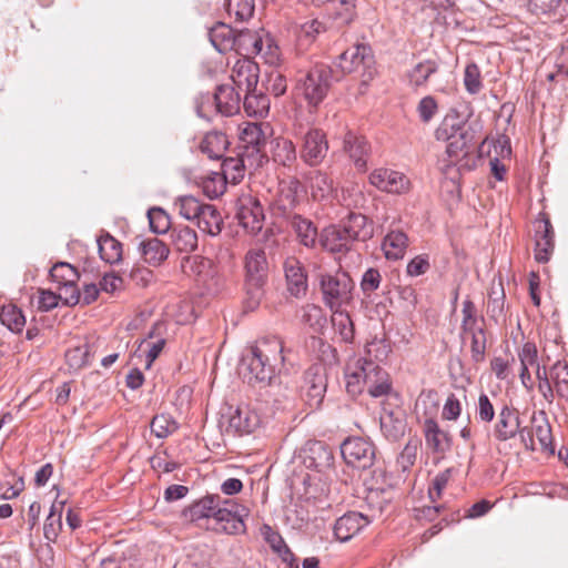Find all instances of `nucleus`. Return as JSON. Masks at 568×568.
<instances>
[{"mask_svg": "<svg viewBox=\"0 0 568 568\" xmlns=\"http://www.w3.org/2000/svg\"><path fill=\"white\" fill-rule=\"evenodd\" d=\"M301 159L311 166L321 164L328 152V141L324 131L311 128L301 135Z\"/></svg>", "mask_w": 568, "mask_h": 568, "instance_id": "nucleus-14", "label": "nucleus"}, {"mask_svg": "<svg viewBox=\"0 0 568 568\" xmlns=\"http://www.w3.org/2000/svg\"><path fill=\"white\" fill-rule=\"evenodd\" d=\"M172 241L180 252L190 253L197 247V234L189 226L175 227L172 232Z\"/></svg>", "mask_w": 568, "mask_h": 568, "instance_id": "nucleus-44", "label": "nucleus"}, {"mask_svg": "<svg viewBox=\"0 0 568 568\" xmlns=\"http://www.w3.org/2000/svg\"><path fill=\"white\" fill-rule=\"evenodd\" d=\"M216 511L214 519L217 525L216 529L229 535L245 532L244 517L248 515V509L245 506L239 505L232 499H223Z\"/></svg>", "mask_w": 568, "mask_h": 568, "instance_id": "nucleus-12", "label": "nucleus"}, {"mask_svg": "<svg viewBox=\"0 0 568 568\" xmlns=\"http://www.w3.org/2000/svg\"><path fill=\"white\" fill-rule=\"evenodd\" d=\"M478 129V124H469L465 126L448 118H445L442 124L436 129V139L438 141L448 142L446 146V154L449 162L440 168L444 174L450 175V171L455 168L456 161L459 158L469 154L479 141L484 143L485 139L476 135Z\"/></svg>", "mask_w": 568, "mask_h": 568, "instance_id": "nucleus-3", "label": "nucleus"}, {"mask_svg": "<svg viewBox=\"0 0 568 568\" xmlns=\"http://www.w3.org/2000/svg\"><path fill=\"white\" fill-rule=\"evenodd\" d=\"M344 150L353 160L357 170L365 171L367 169L371 146L364 136L348 131L344 136Z\"/></svg>", "mask_w": 568, "mask_h": 568, "instance_id": "nucleus-28", "label": "nucleus"}, {"mask_svg": "<svg viewBox=\"0 0 568 568\" xmlns=\"http://www.w3.org/2000/svg\"><path fill=\"white\" fill-rule=\"evenodd\" d=\"M323 301L329 310L343 308L352 303L355 283L346 272L320 275Z\"/></svg>", "mask_w": 568, "mask_h": 568, "instance_id": "nucleus-7", "label": "nucleus"}, {"mask_svg": "<svg viewBox=\"0 0 568 568\" xmlns=\"http://www.w3.org/2000/svg\"><path fill=\"white\" fill-rule=\"evenodd\" d=\"M99 254L102 261L115 264L122 258V244L109 233L102 234L97 240Z\"/></svg>", "mask_w": 568, "mask_h": 568, "instance_id": "nucleus-41", "label": "nucleus"}, {"mask_svg": "<svg viewBox=\"0 0 568 568\" xmlns=\"http://www.w3.org/2000/svg\"><path fill=\"white\" fill-rule=\"evenodd\" d=\"M355 3L356 0H326V11L337 27H345L356 16Z\"/></svg>", "mask_w": 568, "mask_h": 568, "instance_id": "nucleus-33", "label": "nucleus"}, {"mask_svg": "<svg viewBox=\"0 0 568 568\" xmlns=\"http://www.w3.org/2000/svg\"><path fill=\"white\" fill-rule=\"evenodd\" d=\"M332 69L325 64H316L298 73L295 93L306 101L311 111L316 110L326 98L332 85Z\"/></svg>", "mask_w": 568, "mask_h": 568, "instance_id": "nucleus-4", "label": "nucleus"}, {"mask_svg": "<svg viewBox=\"0 0 568 568\" xmlns=\"http://www.w3.org/2000/svg\"><path fill=\"white\" fill-rule=\"evenodd\" d=\"M241 140L247 146H258L263 140L261 126L257 123H247L241 132Z\"/></svg>", "mask_w": 568, "mask_h": 568, "instance_id": "nucleus-64", "label": "nucleus"}, {"mask_svg": "<svg viewBox=\"0 0 568 568\" xmlns=\"http://www.w3.org/2000/svg\"><path fill=\"white\" fill-rule=\"evenodd\" d=\"M535 231V260L538 263H547L554 252V229L547 217L537 219L534 222Z\"/></svg>", "mask_w": 568, "mask_h": 568, "instance_id": "nucleus-22", "label": "nucleus"}, {"mask_svg": "<svg viewBox=\"0 0 568 568\" xmlns=\"http://www.w3.org/2000/svg\"><path fill=\"white\" fill-rule=\"evenodd\" d=\"M274 160L284 166H291L296 160V148L291 140H280L274 150Z\"/></svg>", "mask_w": 568, "mask_h": 568, "instance_id": "nucleus-51", "label": "nucleus"}, {"mask_svg": "<svg viewBox=\"0 0 568 568\" xmlns=\"http://www.w3.org/2000/svg\"><path fill=\"white\" fill-rule=\"evenodd\" d=\"M50 276L58 284L59 290L65 293L71 291V295H65L67 305H75L80 302V291L75 283L79 280L78 271L67 262H58L50 270Z\"/></svg>", "mask_w": 568, "mask_h": 568, "instance_id": "nucleus-17", "label": "nucleus"}, {"mask_svg": "<svg viewBox=\"0 0 568 568\" xmlns=\"http://www.w3.org/2000/svg\"><path fill=\"white\" fill-rule=\"evenodd\" d=\"M520 366L524 367H537L538 363V351L535 343L527 342L523 345L518 353Z\"/></svg>", "mask_w": 568, "mask_h": 568, "instance_id": "nucleus-63", "label": "nucleus"}, {"mask_svg": "<svg viewBox=\"0 0 568 568\" xmlns=\"http://www.w3.org/2000/svg\"><path fill=\"white\" fill-rule=\"evenodd\" d=\"M232 75L233 81L236 85H245L246 95L243 101L245 111L250 115L263 116L268 112L270 101L264 94H251L257 83V65L253 62L245 60L236 63Z\"/></svg>", "mask_w": 568, "mask_h": 568, "instance_id": "nucleus-5", "label": "nucleus"}, {"mask_svg": "<svg viewBox=\"0 0 568 568\" xmlns=\"http://www.w3.org/2000/svg\"><path fill=\"white\" fill-rule=\"evenodd\" d=\"M374 63L371 48L366 44H356L345 50L338 59V67L343 73H352L359 70L362 67L364 71H368L371 75V68Z\"/></svg>", "mask_w": 568, "mask_h": 568, "instance_id": "nucleus-20", "label": "nucleus"}, {"mask_svg": "<svg viewBox=\"0 0 568 568\" xmlns=\"http://www.w3.org/2000/svg\"><path fill=\"white\" fill-rule=\"evenodd\" d=\"M202 187L210 199H216L224 193L225 181L219 173H215L203 181Z\"/></svg>", "mask_w": 568, "mask_h": 568, "instance_id": "nucleus-59", "label": "nucleus"}, {"mask_svg": "<svg viewBox=\"0 0 568 568\" xmlns=\"http://www.w3.org/2000/svg\"><path fill=\"white\" fill-rule=\"evenodd\" d=\"M222 173L224 181L231 179L234 183L244 176L243 161L235 158H225L222 162Z\"/></svg>", "mask_w": 568, "mask_h": 568, "instance_id": "nucleus-55", "label": "nucleus"}, {"mask_svg": "<svg viewBox=\"0 0 568 568\" xmlns=\"http://www.w3.org/2000/svg\"><path fill=\"white\" fill-rule=\"evenodd\" d=\"M438 111V105L434 97H424L418 105L417 113L422 122L428 123L435 116Z\"/></svg>", "mask_w": 568, "mask_h": 568, "instance_id": "nucleus-60", "label": "nucleus"}, {"mask_svg": "<svg viewBox=\"0 0 568 568\" xmlns=\"http://www.w3.org/2000/svg\"><path fill=\"white\" fill-rule=\"evenodd\" d=\"M327 388L326 369L322 365L311 366L304 374L302 398L311 409H317L323 403Z\"/></svg>", "mask_w": 568, "mask_h": 568, "instance_id": "nucleus-13", "label": "nucleus"}, {"mask_svg": "<svg viewBox=\"0 0 568 568\" xmlns=\"http://www.w3.org/2000/svg\"><path fill=\"white\" fill-rule=\"evenodd\" d=\"M408 246V237L402 231H390L386 234L382 243V250L384 251L387 260H399L405 255Z\"/></svg>", "mask_w": 568, "mask_h": 568, "instance_id": "nucleus-36", "label": "nucleus"}, {"mask_svg": "<svg viewBox=\"0 0 568 568\" xmlns=\"http://www.w3.org/2000/svg\"><path fill=\"white\" fill-rule=\"evenodd\" d=\"M465 337H470V354L471 359L475 363H480L485 359L486 348H487V338L486 332L484 327L476 328L473 332H469L468 335H464Z\"/></svg>", "mask_w": 568, "mask_h": 568, "instance_id": "nucleus-47", "label": "nucleus"}, {"mask_svg": "<svg viewBox=\"0 0 568 568\" xmlns=\"http://www.w3.org/2000/svg\"><path fill=\"white\" fill-rule=\"evenodd\" d=\"M389 347L385 341L374 338L365 346L367 357H359L348 364L345 372L346 390L355 396L365 388L372 397H382L390 392L392 384L388 373L379 366L388 356Z\"/></svg>", "mask_w": 568, "mask_h": 568, "instance_id": "nucleus-1", "label": "nucleus"}, {"mask_svg": "<svg viewBox=\"0 0 568 568\" xmlns=\"http://www.w3.org/2000/svg\"><path fill=\"white\" fill-rule=\"evenodd\" d=\"M240 93L230 84H221L214 94L202 93L196 99V113L201 118H209L212 111L224 116H232L240 112Z\"/></svg>", "mask_w": 568, "mask_h": 568, "instance_id": "nucleus-6", "label": "nucleus"}, {"mask_svg": "<svg viewBox=\"0 0 568 568\" xmlns=\"http://www.w3.org/2000/svg\"><path fill=\"white\" fill-rule=\"evenodd\" d=\"M303 464L306 468L325 473L334 466L333 449L322 440H308L303 448Z\"/></svg>", "mask_w": 568, "mask_h": 568, "instance_id": "nucleus-16", "label": "nucleus"}, {"mask_svg": "<svg viewBox=\"0 0 568 568\" xmlns=\"http://www.w3.org/2000/svg\"><path fill=\"white\" fill-rule=\"evenodd\" d=\"M523 427L519 412L514 407L504 405L498 413L493 435L498 442H506L517 435L520 436Z\"/></svg>", "mask_w": 568, "mask_h": 568, "instance_id": "nucleus-21", "label": "nucleus"}, {"mask_svg": "<svg viewBox=\"0 0 568 568\" xmlns=\"http://www.w3.org/2000/svg\"><path fill=\"white\" fill-rule=\"evenodd\" d=\"M139 247L144 261L153 266L160 265L170 253L168 246L156 237L142 241Z\"/></svg>", "mask_w": 568, "mask_h": 568, "instance_id": "nucleus-39", "label": "nucleus"}, {"mask_svg": "<svg viewBox=\"0 0 568 568\" xmlns=\"http://www.w3.org/2000/svg\"><path fill=\"white\" fill-rule=\"evenodd\" d=\"M310 186L312 196L317 201L329 199L335 191L333 179L327 173L322 171H314L311 174Z\"/></svg>", "mask_w": 568, "mask_h": 568, "instance_id": "nucleus-40", "label": "nucleus"}, {"mask_svg": "<svg viewBox=\"0 0 568 568\" xmlns=\"http://www.w3.org/2000/svg\"><path fill=\"white\" fill-rule=\"evenodd\" d=\"M520 439L526 448L554 453L551 427L544 410L534 412L530 426H524Z\"/></svg>", "mask_w": 568, "mask_h": 568, "instance_id": "nucleus-10", "label": "nucleus"}, {"mask_svg": "<svg viewBox=\"0 0 568 568\" xmlns=\"http://www.w3.org/2000/svg\"><path fill=\"white\" fill-rule=\"evenodd\" d=\"M463 321L460 325L462 335H468L469 332L475 331L476 328H481L478 324L479 318L477 316V310L474 302L469 298L463 302Z\"/></svg>", "mask_w": 568, "mask_h": 568, "instance_id": "nucleus-48", "label": "nucleus"}, {"mask_svg": "<svg viewBox=\"0 0 568 568\" xmlns=\"http://www.w3.org/2000/svg\"><path fill=\"white\" fill-rule=\"evenodd\" d=\"M227 136L222 132L213 131L204 135L200 144V150L210 159L220 160L227 150Z\"/></svg>", "mask_w": 568, "mask_h": 568, "instance_id": "nucleus-37", "label": "nucleus"}, {"mask_svg": "<svg viewBox=\"0 0 568 568\" xmlns=\"http://www.w3.org/2000/svg\"><path fill=\"white\" fill-rule=\"evenodd\" d=\"M260 425L258 413L250 405H240L230 416L227 432L240 436L247 435L257 429Z\"/></svg>", "mask_w": 568, "mask_h": 568, "instance_id": "nucleus-24", "label": "nucleus"}, {"mask_svg": "<svg viewBox=\"0 0 568 568\" xmlns=\"http://www.w3.org/2000/svg\"><path fill=\"white\" fill-rule=\"evenodd\" d=\"M454 469L447 468L439 471L432 480L428 488V496L433 503H436L442 498L443 491L447 487L448 483L453 477Z\"/></svg>", "mask_w": 568, "mask_h": 568, "instance_id": "nucleus-53", "label": "nucleus"}, {"mask_svg": "<svg viewBox=\"0 0 568 568\" xmlns=\"http://www.w3.org/2000/svg\"><path fill=\"white\" fill-rule=\"evenodd\" d=\"M464 84L468 93L477 94L481 88L480 70L477 64L469 63L465 68Z\"/></svg>", "mask_w": 568, "mask_h": 568, "instance_id": "nucleus-56", "label": "nucleus"}, {"mask_svg": "<svg viewBox=\"0 0 568 568\" xmlns=\"http://www.w3.org/2000/svg\"><path fill=\"white\" fill-rule=\"evenodd\" d=\"M199 229L211 236L221 233L223 219L217 209L212 204H204L201 214L196 219Z\"/></svg>", "mask_w": 568, "mask_h": 568, "instance_id": "nucleus-38", "label": "nucleus"}, {"mask_svg": "<svg viewBox=\"0 0 568 568\" xmlns=\"http://www.w3.org/2000/svg\"><path fill=\"white\" fill-rule=\"evenodd\" d=\"M381 282L382 275L379 271L371 267L362 276L361 288L365 295L369 296L372 292L379 287Z\"/></svg>", "mask_w": 568, "mask_h": 568, "instance_id": "nucleus-61", "label": "nucleus"}, {"mask_svg": "<svg viewBox=\"0 0 568 568\" xmlns=\"http://www.w3.org/2000/svg\"><path fill=\"white\" fill-rule=\"evenodd\" d=\"M90 346L88 343L70 348L65 353L69 366L73 369L81 368L89 364Z\"/></svg>", "mask_w": 568, "mask_h": 568, "instance_id": "nucleus-54", "label": "nucleus"}, {"mask_svg": "<svg viewBox=\"0 0 568 568\" xmlns=\"http://www.w3.org/2000/svg\"><path fill=\"white\" fill-rule=\"evenodd\" d=\"M270 532L266 535L265 539L272 547V549L278 554L282 560H293V552L285 544L284 539L278 532L272 531L270 527H266Z\"/></svg>", "mask_w": 568, "mask_h": 568, "instance_id": "nucleus-57", "label": "nucleus"}, {"mask_svg": "<svg viewBox=\"0 0 568 568\" xmlns=\"http://www.w3.org/2000/svg\"><path fill=\"white\" fill-rule=\"evenodd\" d=\"M424 435L427 447L435 454L444 455L452 447L450 435L443 430L438 423L433 418H427L425 420Z\"/></svg>", "mask_w": 568, "mask_h": 568, "instance_id": "nucleus-29", "label": "nucleus"}, {"mask_svg": "<svg viewBox=\"0 0 568 568\" xmlns=\"http://www.w3.org/2000/svg\"><path fill=\"white\" fill-rule=\"evenodd\" d=\"M437 70L438 64L433 60L419 62L407 74L409 83L414 87L424 85L428 78L436 73Z\"/></svg>", "mask_w": 568, "mask_h": 568, "instance_id": "nucleus-46", "label": "nucleus"}, {"mask_svg": "<svg viewBox=\"0 0 568 568\" xmlns=\"http://www.w3.org/2000/svg\"><path fill=\"white\" fill-rule=\"evenodd\" d=\"M332 324L335 332L341 336V339L345 343H351L354 339V324L347 312L343 308L331 310Z\"/></svg>", "mask_w": 568, "mask_h": 568, "instance_id": "nucleus-42", "label": "nucleus"}, {"mask_svg": "<svg viewBox=\"0 0 568 568\" xmlns=\"http://www.w3.org/2000/svg\"><path fill=\"white\" fill-rule=\"evenodd\" d=\"M245 286L250 303L257 305L263 297V286L266 283L268 263L263 248H251L244 257Z\"/></svg>", "mask_w": 568, "mask_h": 568, "instance_id": "nucleus-8", "label": "nucleus"}, {"mask_svg": "<svg viewBox=\"0 0 568 568\" xmlns=\"http://www.w3.org/2000/svg\"><path fill=\"white\" fill-rule=\"evenodd\" d=\"M223 498L220 495H207L189 506L184 510V516L191 521L201 519H215L216 509L221 507Z\"/></svg>", "mask_w": 568, "mask_h": 568, "instance_id": "nucleus-31", "label": "nucleus"}, {"mask_svg": "<svg viewBox=\"0 0 568 568\" xmlns=\"http://www.w3.org/2000/svg\"><path fill=\"white\" fill-rule=\"evenodd\" d=\"M288 225L294 232L296 240L305 247L313 248L320 242V234L316 225L301 214H296L287 220Z\"/></svg>", "mask_w": 568, "mask_h": 568, "instance_id": "nucleus-30", "label": "nucleus"}, {"mask_svg": "<svg viewBox=\"0 0 568 568\" xmlns=\"http://www.w3.org/2000/svg\"><path fill=\"white\" fill-rule=\"evenodd\" d=\"M226 11L237 21H246L253 16V0H226Z\"/></svg>", "mask_w": 568, "mask_h": 568, "instance_id": "nucleus-50", "label": "nucleus"}, {"mask_svg": "<svg viewBox=\"0 0 568 568\" xmlns=\"http://www.w3.org/2000/svg\"><path fill=\"white\" fill-rule=\"evenodd\" d=\"M205 203H201L197 199L191 195H183L175 200L174 210L185 220H196L201 214Z\"/></svg>", "mask_w": 568, "mask_h": 568, "instance_id": "nucleus-45", "label": "nucleus"}, {"mask_svg": "<svg viewBox=\"0 0 568 568\" xmlns=\"http://www.w3.org/2000/svg\"><path fill=\"white\" fill-rule=\"evenodd\" d=\"M369 182L387 193L405 194L410 190L409 179L404 173L390 169L374 170L369 175Z\"/></svg>", "mask_w": 568, "mask_h": 568, "instance_id": "nucleus-18", "label": "nucleus"}, {"mask_svg": "<svg viewBox=\"0 0 568 568\" xmlns=\"http://www.w3.org/2000/svg\"><path fill=\"white\" fill-rule=\"evenodd\" d=\"M371 519L358 511H347L338 517L333 526V532L336 540L341 542L349 541L371 524Z\"/></svg>", "mask_w": 568, "mask_h": 568, "instance_id": "nucleus-19", "label": "nucleus"}, {"mask_svg": "<svg viewBox=\"0 0 568 568\" xmlns=\"http://www.w3.org/2000/svg\"><path fill=\"white\" fill-rule=\"evenodd\" d=\"M381 429L388 440H398L404 436L406 430V419L404 414L400 410L384 412L381 415Z\"/></svg>", "mask_w": 568, "mask_h": 568, "instance_id": "nucleus-34", "label": "nucleus"}, {"mask_svg": "<svg viewBox=\"0 0 568 568\" xmlns=\"http://www.w3.org/2000/svg\"><path fill=\"white\" fill-rule=\"evenodd\" d=\"M555 387L558 396L568 399V365L557 363L554 365Z\"/></svg>", "mask_w": 568, "mask_h": 568, "instance_id": "nucleus-58", "label": "nucleus"}, {"mask_svg": "<svg viewBox=\"0 0 568 568\" xmlns=\"http://www.w3.org/2000/svg\"><path fill=\"white\" fill-rule=\"evenodd\" d=\"M341 226L344 229L343 232L355 242H366L374 235V225L369 219L362 214L349 212L347 216L339 221Z\"/></svg>", "mask_w": 568, "mask_h": 568, "instance_id": "nucleus-25", "label": "nucleus"}, {"mask_svg": "<svg viewBox=\"0 0 568 568\" xmlns=\"http://www.w3.org/2000/svg\"><path fill=\"white\" fill-rule=\"evenodd\" d=\"M298 189L297 180L280 183L278 191L271 203V210L275 216L288 220L297 214L295 209L300 204Z\"/></svg>", "mask_w": 568, "mask_h": 568, "instance_id": "nucleus-15", "label": "nucleus"}, {"mask_svg": "<svg viewBox=\"0 0 568 568\" xmlns=\"http://www.w3.org/2000/svg\"><path fill=\"white\" fill-rule=\"evenodd\" d=\"M209 39L221 53L231 51L236 45V34L230 26L223 22H217L209 30Z\"/></svg>", "mask_w": 568, "mask_h": 568, "instance_id": "nucleus-35", "label": "nucleus"}, {"mask_svg": "<svg viewBox=\"0 0 568 568\" xmlns=\"http://www.w3.org/2000/svg\"><path fill=\"white\" fill-rule=\"evenodd\" d=\"M341 224L324 227L320 234L321 246L334 254H346L353 248L354 242L347 236Z\"/></svg>", "mask_w": 568, "mask_h": 568, "instance_id": "nucleus-26", "label": "nucleus"}, {"mask_svg": "<svg viewBox=\"0 0 568 568\" xmlns=\"http://www.w3.org/2000/svg\"><path fill=\"white\" fill-rule=\"evenodd\" d=\"M284 344L280 337H264L257 341L242 359L244 378L250 384H271L284 368Z\"/></svg>", "mask_w": 568, "mask_h": 568, "instance_id": "nucleus-2", "label": "nucleus"}, {"mask_svg": "<svg viewBox=\"0 0 568 568\" xmlns=\"http://www.w3.org/2000/svg\"><path fill=\"white\" fill-rule=\"evenodd\" d=\"M325 31V24L317 19H312L297 26L295 29L297 51L301 53L307 51L317 37Z\"/></svg>", "mask_w": 568, "mask_h": 568, "instance_id": "nucleus-32", "label": "nucleus"}, {"mask_svg": "<svg viewBox=\"0 0 568 568\" xmlns=\"http://www.w3.org/2000/svg\"><path fill=\"white\" fill-rule=\"evenodd\" d=\"M183 272L192 276L195 282L203 286L207 294H216L224 284V278L220 274L216 264L204 256H186L182 261Z\"/></svg>", "mask_w": 568, "mask_h": 568, "instance_id": "nucleus-9", "label": "nucleus"}, {"mask_svg": "<svg viewBox=\"0 0 568 568\" xmlns=\"http://www.w3.org/2000/svg\"><path fill=\"white\" fill-rule=\"evenodd\" d=\"M236 219L247 232L257 233L262 230L264 212L256 199L246 196L240 200Z\"/></svg>", "mask_w": 568, "mask_h": 568, "instance_id": "nucleus-23", "label": "nucleus"}, {"mask_svg": "<svg viewBox=\"0 0 568 568\" xmlns=\"http://www.w3.org/2000/svg\"><path fill=\"white\" fill-rule=\"evenodd\" d=\"M178 423L165 414L156 415L151 420V432L158 438H166L178 429Z\"/></svg>", "mask_w": 568, "mask_h": 568, "instance_id": "nucleus-49", "label": "nucleus"}, {"mask_svg": "<svg viewBox=\"0 0 568 568\" xmlns=\"http://www.w3.org/2000/svg\"><path fill=\"white\" fill-rule=\"evenodd\" d=\"M341 454L347 465L367 469L374 464L375 446L363 437H348L341 444Z\"/></svg>", "mask_w": 568, "mask_h": 568, "instance_id": "nucleus-11", "label": "nucleus"}, {"mask_svg": "<svg viewBox=\"0 0 568 568\" xmlns=\"http://www.w3.org/2000/svg\"><path fill=\"white\" fill-rule=\"evenodd\" d=\"M148 217L151 231L156 234H164L171 227L170 215L161 207H151Z\"/></svg>", "mask_w": 568, "mask_h": 568, "instance_id": "nucleus-52", "label": "nucleus"}, {"mask_svg": "<svg viewBox=\"0 0 568 568\" xmlns=\"http://www.w3.org/2000/svg\"><path fill=\"white\" fill-rule=\"evenodd\" d=\"M0 321L12 333H21L26 325L22 311L14 304L3 305L0 311Z\"/></svg>", "mask_w": 568, "mask_h": 568, "instance_id": "nucleus-43", "label": "nucleus"}, {"mask_svg": "<svg viewBox=\"0 0 568 568\" xmlns=\"http://www.w3.org/2000/svg\"><path fill=\"white\" fill-rule=\"evenodd\" d=\"M283 268L291 295L304 296L307 291V275L301 261L295 256H288L284 261Z\"/></svg>", "mask_w": 568, "mask_h": 568, "instance_id": "nucleus-27", "label": "nucleus"}, {"mask_svg": "<svg viewBox=\"0 0 568 568\" xmlns=\"http://www.w3.org/2000/svg\"><path fill=\"white\" fill-rule=\"evenodd\" d=\"M266 90L274 97L283 95L287 90V81L285 75L278 71H272L267 78Z\"/></svg>", "mask_w": 568, "mask_h": 568, "instance_id": "nucleus-62", "label": "nucleus"}]
</instances>
